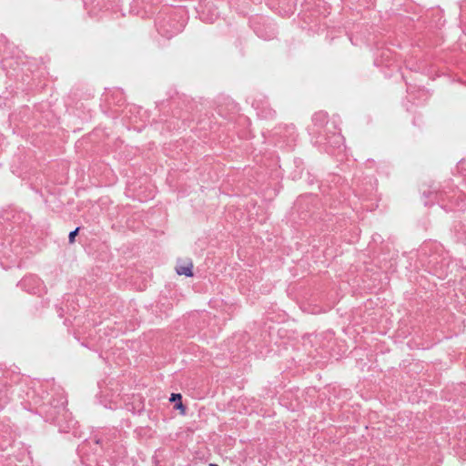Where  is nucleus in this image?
I'll return each mask as SVG.
<instances>
[{
	"instance_id": "nucleus-1",
	"label": "nucleus",
	"mask_w": 466,
	"mask_h": 466,
	"mask_svg": "<svg viewBox=\"0 0 466 466\" xmlns=\"http://www.w3.org/2000/svg\"><path fill=\"white\" fill-rule=\"evenodd\" d=\"M175 270L178 275H184L186 277L193 276V262L190 258H177Z\"/></svg>"
},
{
	"instance_id": "nucleus-2",
	"label": "nucleus",
	"mask_w": 466,
	"mask_h": 466,
	"mask_svg": "<svg viewBox=\"0 0 466 466\" xmlns=\"http://www.w3.org/2000/svg\"><path fill=\"white\" fill-rule=\"evenodd\" d=\"M171 402H176L175 409L178 410L180 414H186V407L182 403V396L179 393H172L169 399Z\"/></svg>"
},
{
	"instance_id": "nucleus-3",
	"label": "nucleus",
	"mask_w": 466,
	"mask_h": 466,
	"mask_svg": "<svg viewBox=\"0 0 466 466\" xmlns=\"http://www.w3.org/2000/svg\"><path fill=\"white\" fill-rule=\"evenodd\" d=\"M77 232H78V228L69 233L68 238H69L70 243H73L75 241V238L77 235Z\"/></svg>"
},
{
	"instance_id": "nucleus-4",
	"label": "nucleus",
	"mask_w": 466,
	"mask_h": 466,
	"mask_svg": "<svg viewBox=\"0 0 466 466\" xmlns=\"http://www.w3.org/2000/svg\"><path fill=\"white\" fill-rule=\"evenodd\" d=\"M210 466H218L217 464H210Z\"/></svg>"
}]
</instances>
